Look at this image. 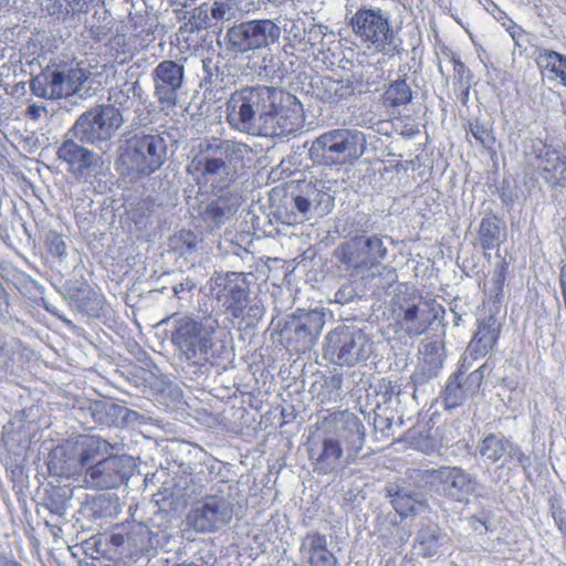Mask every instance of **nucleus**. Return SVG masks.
I'll return each mask as SVG.
<instances>
[{"label":"nucleus","mask_w":566,"mask_h":566,"mask_svg":"<svg viewBox=\"0 0 566 566\" xmlns=\"http://www.w3.org/2000/svg\"><path fill=\"white\" fill-rule=\"evenodd\" d=\"M168 321H172L170 340L189 364L201 367L211 361L216 347L213 335L220 326L217 317L212 314H172L160 324Z\"/></svg>","instance_id":"4"},{"label":"nucleus","mask_w":566,"mask_h":566,"mask_svg":"<svg viewBox=\"0 0 566 566\" xmlns=\"http://www.w3.org/2000/svg\"><path fill=\"white\" fill-rule=\"evenodd\" d=\"M490 369L489 363H485L465 377H463L461 371L453 374L448 379L443 392V399L447 408L461 406L468 398L478 394L485 376V371Z\"/></svg>","instance_id":"22"},{"label":"nucleus","mask_w":566,"mask_h":566,"mask_svg":"<svg viewBox=\"0 0 566 566\" xmlns=\"http://www.w3.org/2000/svg\"><path fill=\"white\" fill-rule=\"evenodd\" d=\"M500 324L493 316L481 321L467 352L476 359L491 352L499 338Z\"/></svg>","instance_id":"28"},{"label":"nucleus","mask_w":566,"mask_h":566,"mask_svg":"<svg viewBox=\"0 0 566 566\" xmlns=\"http://www.w3.org/2000/svg\"><path fill=\"white\" fill-rule=\"evenodd\" d=\"M327 422L332 430L308 444V459L317 474L334 473L354 463L366 439L364 423L352 412L334 413Z\"/></svg>","instance_id":"2"},{"label":"nucleus","mask_w":566,"mask_h":566,"mask_svg":"<svg viewBox=\"0 0 566 566\" xmlns=\"http://www.w3.org/2000/svg\"><path fill=\"white\" fill-rule=\"evenodd\" d=\"M373 352V343L361 331L349 327L335 328L327 333L324 358L339 366H354L366 360Z\"/></svg>","instance_id":"11"},{"label":"nucleus","mask_w":566,"mask_h":566,"mask_svg":"<svg viewBox=\"0 0 566 566\" xmlns=\"http://www.w3.org/2000/svg\"><path fill=\"white\" fill-rule=\"evenodd\" d=\"M109 543L115 547H128V531L126 533H113L109 536Z\"/></svg>","instance_id":"47"},{"label":"nucleus","mask_w":566,"mask_h":566,"mask_svg":"<svg viewBox=\"0 0 566 566\" xmlns=\"http://www.w3.org/2000/svg\"><path fill=\"white\" fill-rule=\"evenodd\" d=\"M420 353V361L410 377L415 387L421 386L433 377H437L442 368V357L440 354V347L437 343L423 345Z\"/></svg>","instance_id":"27"},{"label":"nucleus","mask_w":566,"mask_h":566,"mask_svg":"<svg viewBox=\"0 0 566 566\" xmlns=\"http://www.w3.org/2000/svg\"><path fill=\"white\" fill-rule=\"evenodd\" d=\"M453 63V71L455 75L458 76L459 81L463 80V74L467 72V67L463 62H461L459 59L452 57Z\"/></svg>","instance_id":"50"},{"label":"nucleus","mask_w":566,"mask_h":566,"mask_svg":"<svg viewBox=\"0 0 566 566\" xmlns=\"http://www.w3.org/2000/svg\"><path fill=\"white\" fill-rule=\"evenodd\" d=\"M470 527L478 532L479 534H484L491 530L490 527V521L485 516V514H482L481 516H471L469 520Z\"/></svg>","instance_id":"44"},{"label":"nucleus","mask_w":566,"mask_h":566,"mask_svg":"<svg viewBox=\"0 0 566 566\" xmlns=\"http://www.w3.org/2000/svg\"><path fill=\"white\" fill-rule=\"evenodd\" d=\"M45 111L44 106L32 104L27 108V115L33 119H38L41 117L42 113Z\"/></svg>","instance_id":"49"},{"label":"nucleus","mask_w":566,"mask_h":566,"mask_svg":"<svg viewBox=\"0 0 566 566\" xmlns=\"http://www.w3.org/2000/svg\"><path fill=\"white\" fill-rule=\"evenodd\" d=\"M234 15L230 0H216L211 7V17L218 21H228Z\"/></svg>","instance_id":"40"},{"label":"nucleus","mask_w":566,"mask_h":566,"mask_svg":"<svg viewBox=\"0 0 566 566\" xmlns=\"http://www.w3.org/2000/svg\"><path fill=\"white\" fill-rule=\"evenodd\" d=\"M65 4V11L72 13L86 12L87 1L86 0H62Z\"/></svg>","instance_id":"46"},{"label":"nucleus","mask_w":566,"mask_h":566,"mask_svg":"<svg viewBox=\"0 0 566 566\" xmlns=\"http://www.w3.org/2000/svg\"><path fill=\"white\" fill-rule=\"evenodd\" d=\"M180 238L182 239L188 251H191L197 245V238L191 232H181Z\"/></svg>","instance_id":"48"},{"label":"nucleus","mask_w":566,"mask_h":566,"mask_svg":"<svg viewBox=\"0 0 566 566\" xmlns=\"http://www.w3.org/2000/svg\"><path fill=\"white\" fill-rule=\"evenodd\" d=\"M133 86L128 83H124L123 85L115 86L109 91L108 99L113 103V106H127L130 101V92L133 91Z\"/></svg>","instance_id":"39"},{"label":"nucleus","mask_w":566,"mask_h":566,"mask_svg":"<svg viewBox=\"0 0 566 566\" xmlns=\"http://www.w3.org/2000/svg\"><path fill=\"white\" fill-rule=\"evenodd\" d=\"M151 77L158 103L167 107L176 106L184 84V66L175 61L164 60L154 69Z\"/></svg>","instance_id":"20"},{"label":"nucleus","mask_w":566,"mask_h":566,"mask_svg":"<svg viewBox=\"0 0 566 566\" xmlns=\"http://www.w3.org/2000/svg\"><path fill=\"white\" fill-rule=\"evenodd\" d=\"M123 123L118 108L113 105H98L82 114L72 130L83 142L95 143L109 139Z\"/></svg>","instance_id":"15"},{"label":"nucleus","mask_w":566,"mask_h":566,"mask_svg":"<svg viewBox=\"0 0 566 566\" xmlns=\"http://www.w3.org/2000/svg\"><path fill=\"white\" fill-rule=\"evenodd\" d=\"M469 133L475 140L485 149H492L495 144V136L493 130L485 124L474 122L469 124Z\"/></svg>","instance_id":"38"},{"label":"nucleus","mask_w":566,"mask_h":566,"mask_svg":"<svg viewBox=\"0 0 566 566\" xmlns=\"http://www.w3.org/2000/svg\"><path fill=\"white\" fill-rule=\"evenodd\" d=\"M212 191L216 198L207 203L202 211V218L205 221L218 226L224 223L237 213L241 206L242 197L239 190L232 187Z\"/></svg>","instance_id":"24"},{"label":"nucleus","mask_w":566,"mask_h":566,"mask_svg":"<svg viewBox=\"0 0 566 566\" xmlns=\"http://www.w3.org/2000/svg\"><path fill=\"white\" fill-rule=\"evenodd\" d=\"M354 33L370 50L392 55L398 39L390 23V13L378 7H361L352 18Z\"/></svg>","instance_id":"7"},{"label":"nucleus","mask_w":566,"mask_h":566,"mask_svg":"<svg viewBox=\"0 0 566 566\" xmlns=\"http://www.w3.org/2000/svg\"><path fill=\"white\" fill-rule=\"evenodd\" d=\"M0 566H21V564L12 559H3L0 560Z\"/></svg>","instance_id":"53"},{"label":"nucleus","mask_w":566,"mask_h":566,"mask_svg":"<svg viewBox=\"0 0 566 566\" xmlns=\"http://www.w3.org/2000/svg\"><path fill=\"white\" fill-rule=\"evenodd\" d=\"M324 325L322 315L316 312L307 313L304 316V321H300L295 326V334L302 338L304 347L313 345Z\"/></svg>","instance_id":"33"},{"label":"nucleus","mask_w":566,"mask_h":566,"mask_svg":"<svg viewBox=\"0 0 566 566\" xmlns=\"http://www.w3.org/2000/svg\"><path fill=\"white\" fill-rule=\"evenodd\" d=\"M193 283L189 280H186L185 282H181L179 284H176L174 287H172V291H174V295L178 296L181 292L188 290H192L193 289Z\"/></svg>","instance_id":"51"},{"label":"nucleus","mask_w":566,"mask_h":566,"mask_svg":"<svg viewBox=\"0 0 566 566\" xmlns=\"http://www.w3.org/2000/svg\"><path fill=\"white\" fill-rule=\"evenodd\" d=\"M293 205L304 219L308 220L314 216V210L303 188L301 189V192L293 198Z\"/></svg>","instance_id":"43"},{"label":"nucleus","mask_w":566,"mask_h":566,"mask_svg":"<svg viewBox=\"0 0 566 566\" xmlns=\"http://www.w3.org/2000/svg\"><path fill=\"white\" fill-rule=\"evenodd\" d=\"M114 451H123V446L111 443L98 436H81L73 446L74 457L65 461V468H61L59 473L70 474L80 468H88Z\"/></svg>","instance_id":"17"},{"label":"nucleus","mask_w":566,"mask_h":566,"mask_svg":"<svg viewBox=\"0 0 566 566\" xmlns=\"http://www.w3.org/2000/svg\"><path fill=\"white\" fill-rule=\"evenodd\" d=\"M303 189L308 197L314 216L323 217L334 207V196L323 181L304 182Z\"/></svg>","instance_id":"31"},{"label":"nucleus","mask_w":566,"mask_h":566,"mask_svg":"<svg viewBox=\"0 0 566 566\" xmlns=\"http://www.w3.org/2000/svg\"><path fill=\"white\" fill-rule=\"evenodd\" d=\"M226 119L240 133L281 136L298 129L303 122V107L294 95L281 88L247 86L228 98Z\"/></svg>","instance_id":"1"},{"label":"nucleus","mask_w":566,"mask_h":566,"mask_svg":"<svg viewBox=\"0 0 566 566\" xmlns=\"http://www.w3.org/2000/svg\"><path fill=\"white\" fill-rule=\"evenodd\" d=\"M566 61V55L559 54L553 50L541 49L537 54V64L556 77Z\"/></svg>","instance_id":"37"},{"label":"nucleus","mask_w":566,"mask_h":566,"mask_svg":"<svg viewBox=\"0 0 566 566\" xmlns=\"http://www.w3.org/2000/svg\"><path fill=\"white\" fill-rule=\"evenodd\" d=\"M155 547L153 532L144 524L132 525L128 530V551L132 555L148 554Z\"/></svg>","instance_id":"32"},{"label":"nucleus","mask_w":566,"mask_h":566,"mask_svg":"<svg viewBox=\"0 0 566 566\" xmlns=\"http://www.w3.org/2000/svg\"><path fill=\"white\" fill-rule=\"evenodd\" d=\"M300 553L308 566L337 565V558L327 548L326 536L317 532L308 533L302 538Z\"/></svg>","instance_id":"26"},{"label":"nucleus","mask_w":566,"mask_h":566,"mask_svg":"<svg viewBox=\"0 0 566 566\" xmlns=\"http://www.w3.org/2000/svg\"><path fill=\"white\" fill-rule=\"evenodd\" d=\"M503 279H504V274H503V268H502L499 273V280H503Z\"/></svg>","instance_id":"54"},{"label":"nucleus","mask_w":566,"mask_h":566,"mask_svg":"<svg viewBox=\"0 0 566 566\" xmlns=\"http://www.w3.org/2000/svg\"><path fill=\"white\" fill-rule=\"evenodd\" d=\"M209 290L219 306L231 317L240 318L247 325L262 318L264 308L259 302L250 300V283L245 273H217L209 281Z\"/></svg>","instance_id":"5"},{"label":"nucleus","mask_w":566,"mask_h":566,"mask_svg":"<svg viewBox=\"0 0 566 566\" xmlns=\"http://www.w3.org/2000/svg\"><path fill=\"white\" fill-rule=\"evenodd\" d=\"M440 310L436 301L419 296L399 306L397 323L408 335L419 336L437 319Z\"/></svg>","instance_id":"19"},{"label":"nucleus","mask_w":566,"mask_h":566,"mask_svg":"<svg viewBox=\"0 0 566 566\" xmlns=\"http://www.w3.org/2000/svg\"><path fill=\"white\" fill-rule=\"evenodd\" d=\"M333 255L346 269L364 273L380 264L387 256V248L378 235H358L340 243Z\"/></svg>","instance_id":"12"},{"label":"nucleus","mask_w":566,"mask_h":566,"mask_svg":"<svg viewBox=\"0 0 566 566\" xmlns=\"http://www.w3.org/2000/svg\"><path fill=\"white\" fill-rule=\"evenodd\" d=\"M56 155L60 160L67 164L69 171L75 176H84L103 164L98 154L70 138L61 144Z\"/></svg>","instance_id":"23"},{"label":"nucleus","mask_w":566,"mask_h":566,"mask_svg":"<svg viewBox=\"0 0 566 566\" xmlns=\"http://www.w3.org/2000/svg\"><path fill=\"white\" fill-rule=\"evenodd\" d=\"M365 135L356 129L337 128L319 135L311 146L313 157L327 166L343 165L365 153Z\"/></svg>","instance_id":"9"},{"label":"nucleus","mask_w":566,"mask_h":566,"mask_svg":"<svg viewBox=\"0 0 566 566\" xmlns=\"http://www.w3.org/2000/svg\"><path fill=\"white\" fill-rule=\"evenodd\" d=\"M499 221L495 217H485L480 222L479 240L484 250H493L501 243Z\"/></svg>","instance_id":"35"},{"label":"nucleus","mask_w":566,"mask_h":566,"mask_svg":"<svg viewBox=\"0 0 566 566\" xmlns=\"http://www.w3.org/2000/svg\"><path fill=\"white\" fill-rule=\"evenodd\" d=\"M43 307L50 314H52V315H54V316H56L59 318H62V316L57 312V308L54 305H52L51 303H49L46 301H43Z\"/></svg>","instance_id":"52"},{"label":"nucleus","mask_w":566,"mask_h":566,"mask_svg":"<svg viewBox=\"0 0 566 566\" xmlns=\"http://www.w3.org/2000/svg\"><path fill=\"white\" fill-rule=\"evenodd\" d=\"M167 159V142L161 135H136L130 138L117 161V169L130 181L159 170Z\"/></svg>","instance_id":"6"},{"label":"nucleus","mask_w":566,"mask_h":566,"mask_svg":"<svg viewBox=\"0 0 566 566\" xmlns=\"http://www.w3.org/2000/svg\"><path fill=\"white\" fill-rule=\"evenodd\" d=\"M87 78L77 63H53L30 81V90L38 97L60 99L78 93Z\"/></svg>","instance_id":"8"},{"label":"nucleus","mask_w":566,"mask_h":566,"mask_svg":"<svg viewBox=\"0 0 566 566\" xmlns=\"http://www.w3.org/2000/svg\"><path fill=\"white\" fill-rule=\"evenodd\" d=\"M313 93L321 101L328 104H338L354 95L356 82L350 78H333L324 76L316 80L313 84Z\"/></svg>","instance_id":"25"},{"label":"nucleus","mask_w":566,"mask_h":566,"mask_svg":"<svg viewBox=\"0 0 566 566\" xmlns=\"http://www.w3.org/2000/svg\"><path fill=\"white\" fill-rule=\"evenodd\" d=\"M69 300L71 306L86 315L95 316L102 308L101 294L87 284H83L76 290H70Z\"/></svg>","instance_id":"30"},{"label":"nucleus","mask_w":566,"mask_h":566,"mask_svg":"<svg viewBox=\"0 0 566 566\" xmlns=\"http://www.w3.org/2000/svg\"><path fill=\"white\" fill-rule=\"evenodd\" d=\"M253 159L252 149L243 143L223 139L208 143L197 154L187 170L198 184L212 190L230 188L238 174Z\"/></svg>","instance_id":"3"},{"label":"nucleus","mask_w":566,"mask_h":566,"mask_svg":"<svg viewBox=\"0 0 566 566\" xmlns=\"http://www.w3.org/2000/svg\"><path fill=\"white\" fill-rule=\"evenodd\" d=\"M230 492L219 491L196 501L186 516L187 525L197 533H211L228 525L234 503Z\"/></svg>","instance_id":"10"},{"label":"nucleus","mask_w":566,"mask_h":566,"mask_svg":"<svg viewBox=\"0 0 566 566\" xmlns=\"http://www.w3.org/2000/svg\"><path fill=\"white\" fill-rule=\"evenodd\" d=\"M45 241L51 254L57 258H63L65 255L66 243L60 233L56 231H49Z\"/></svg>","instance_id":"42"},{"label":"nucleus","mask_w":566,"mask_h":566,"mask_svg":"<svg viewBox=\"0 0 566 566\" xmlns=\"http://www.w3.org/2000/svg\"><path fill=\"white\" fill-rule=\"evenodd\" d=\"M382 99L385 106L398 107L408 104L412 99V92L405 80H398L389 84Z\"/></svg>","instance_id":"34"},{"label":"nucleus","mask_w":566,"mask_h":566,"mask_svg":"<svg viewBox=\"0 0 566 566\" xmlns=\"http://www.w3.org/2000/svg\"><path fill=\"white\" fill-rule=\"evenodd\" d=\"M422 480L437 494L460 503H469L479 486L476 479L460 467L424 470Z\"/></svg>","instance_id":"13"},{"label":"nucleus","mask_w":566,"mask_h":566,"mask_svg":"<svg viewBox=\"0 0 566 566\" xmlns=\"http://www.w3.org/2000/svg\"><path fill=\"white\" fill-rule=\"evenodd\" d=\"M527 154L534 157V166L547 184L566 187V157L564 155L542 139L533 140Z\"/></svg>","instance_id":"21"},{"label":"nucleus","mask_w":566,"mask_h":566,"mask_svg":"<svg viewBox=\"0 0 566 566\" xmlns=\"http://www.w3.org/2000/svg\"><path fill=\"white\" fill-rule=\"evenodd\" d=\"M208 14L207 11L201 8H195L190 12L188 21L185 23V30L189 32L200 31L207 25Z\"/></svg>","instance_id":"41"},{"label":"nucleus","mask_w":566,"mask_h":566,"mask_svg":"<svg viewBox=\"0 0 566 566\" xmlns=\"http://www.w3.org/2000/svg\"><path fill=\"white\" fill-rule=\"evenodd\" d=\"M479 455L489 463H501L502 468L526 467L528 457L521 448L502 433H489L476 446Z\"/></svg>","instance_id":"18"},{"label":"nucleus","mask_w":566,"mask_h":566,"mask_svg":"<svg viewBox=\"0 0 566 566\" xmlns=\"http://www.w3.org/2000/svg\"><path fill=\"white\" fill-rule=\"evenodd\" d=\"M134 460L122 451H114L107 458L86 468L85 482L94 489L118 488L128 481L134 471Z\"/></svg>","instance_id":"16"},{"label":"nucleus","mask_w":566,"mask_h":566,"mask_svg":"<svg viewBox=\"0 0 566 566\" xmlns=\"http://www.w3.org/2000/svg\"><path fill=\"white\" fill-rule=\"evenodd\" d=\"M444 538L446 535L437 524H426L417 532L415 547L422 557H432L438 554Z\"/></svg>","instance_id":"29"},{"label":"nucleus","mask_w":566,"mask_h":566,"mask_svg":"<svg viewBox=\"0 0 566 566\" xmlns=\"http://www.w3.org/2000/svg\"><path fill=\"white\" fill-rule=\"evenodd\" d=\"M12 355L10 344L3 337H0V367H7L9 361L12 360Z\"/></svg>","instance_id":"45"},{"label":"nucleus","mask_w":566,"mask_h":566,"mask_svg":"<svg viewBox=\"0 0 566 566\" xmlns=\"http://www.w3.org/2000/svg\"><path fill=\"white\" fill-rule=\"evenodd\" d=\"M392 506L396 512L401 516L415 514L422 506V501L419 494L399 490L392 495Z\"/></svg>","instance_id":"36"},{"label":"nucleus","mask_w":566,"mask_h":566,"mask_svg":"<svg viewBox=\"0 0 566 566\" xmlns=\"http://www.w3.org/2000/svg\"><path fill=\"white\" fill-rule=\"evenodd\" d=\"M280 36V27L270 19L241 22L231 27L226 35L229 48L237 53L268 48L279 42Z\"/></svg>","instance_id":"14"}]
</instances>
